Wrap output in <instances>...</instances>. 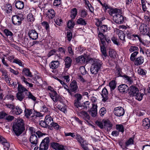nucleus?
I'll return each mask as SVG.
<instances>
[{
    "instance_id": "nucleus-1",
    "label": "nucleus",
    "mask_w": 150,
    "mask_h": 150,
    "mask_svg": "<svg viewBox=\"0 0 150 150\" xmlns=\"http://www.w3.org/2000/svg\"><path fill=\"white\" fill-rule=\"evenodd\" d=\"M12 128L15 134L17 136H19L25 130L24 120L22 119L18 120L16 122L13 123Z\"/></svg>"
},
{
    "instance_id": "nucleus-2",
    "label": "nucleus",
    "mask_w": 150,
    "mask_h": 150,
    "mask_svg": "<svg viewBox=\"0 0 150 150\" xmlns=\"http://www.w3.org/2000/svg\"><path fill=\"white\" fill-rule=\"evenodd\" d=\"M103 63L100 60L95 59L90 68V71L93 74H96L99 71L102 67Z\"/></svg>"
},
{
    "instance_id": "nucleus-3",
    "label": "nucleus",
    "mask_w": 150,
    "mask_h": 150,
    "mask_svg": "<svg viewBox=\"0 0 150 150\" xmlns=\"http://www.w3.org/2000/svg\"><path fill=\"white\" fill-rule=\"evenodd\" d=\"M50 139L49 137L44 139L40 143V146L41 150H47L49 145Z\"/></svg>"
},
{
    "instance_id": "nucleus-4",
    "label": "nucleus",
    "mask_w": 150,
    "mask_h": 150,
    "mask_svg": "<svg viewBox=\"0 0 150 150\" xmlns=\"http://www.w3.org/2000/svg\"><path fill=\"white\" fill-rule=\"evenodd\" d=\"M113 20L116 23L121 24L124 21V18L123 16L120 13L118 14L113 16Z\"/></svg>"
},
{
    "instance_id": "nucleus-5",
    "label": "nucleus",
    "mask_w": 150,
    "mask_h": 150,
    "mask_svg": "<svg viewBox=\"0 0 150 150\" xmlns=\"http://www.w3.org/2000/svg\"><path fill=\"white\" fill-rule=\"evenodd\" d=\"M28 35L29 38L33 40H36L38 38V33L35 29L30 30Z\"/></svg>"
},
{
    "instance_id": "nucleus-6",
    "label": "nucleus",
    "mask_w": 150,
    "mask_h": 150,
    "mask_svg": "<svg viewBox=\"0 0 150 150\" xmlns=\"http://www.w3.org/2000/svg\"><path fill=\"white\" fill-rule=\"evenodd\" d=\"M77 83V82L75 80H73L69 86V88L71 91L70 94L71 95L72 94L71 92L76 93V92L78 88Z\"/></svg>"
},
{
    "instance_id": "nucleus-7",
    "label": "nucleus",
    "mask_w": 150,
    "mask_h": 150,
    "mask_svg": "<svg viewBox=\"0 0 150 150\" xmlns=\"http://www.w3.org/2000/svg\"><path fill=\"white\" fill-rule=\"evenodd\" d=\"M114 113L115 115L120 117L123 116L125 113V111L123 108L118 107L114 108Z\"/></svg>"
},
{
    "instance_id": "nucleus-8",
    "label": "nucleus",
    "mask_w": 150,
    "mask_h": 150,
    "mask_svg": "<svg viewBox=\"0 0 150 150\" xmlns=\"http://www.w3.org/2000/svg\"><path fill=\"white\" fill-rule=\"evenodd\" d=\"M51 146L55 150H65L66 148L65 146L55 142L51 143Z\"/></svg>"
},
{
    "instance_id": "nucleus-9",
    "label": "nucleus",
    "mask_w": 150,
    "mask_h": 150,
    "mask_svg": "<svg viewBox=\"0 0 150 150\" xmlns=\"http://www.w3.org/2000/svg\"><path fill=\"white\" fill-rule=\"evenodd\" d=\"M86 56L81 55L76 58V62L78 63L82 64L86 63L88 62Z\"/></svg>"
},
{
    "instance_id": "nucleus-10",
    "label": "nucleus",
    "mask_w": 150,
    "mask_h": 150,
    "mask_svg": "<svg viewBox=\"0 0 150 150\" xmlns=\"http://www.w3.org/2000/svg\"><path fill=\"white\" fill-rule=\"evenodd\" d=\"M37 134H33L31 135L30 138V141L32 144L31 147H33L36 146L38 143V138L37 136Z\"/></svg>"
},
{
    "instance_id": "nucleus-11",
    "label": "nucleus",
    "mask_w": 150,
    "mask_h": 150,
    "mask_svg": "<svg viewBox=\"0 0 150 150\" xmlns=\"http://www.w3.org/2000/svg\"><path fill=\"white\" fill-rule=\"evenodd\" d=\"M12 22L15 25H20L21 23V17L18 15H14L12 18Z\"/></svg>"
},
{
    "instance_id": "nucleus-12",
    "label": "nucleus",
    "mask_w": 150,
    "mask_h": 150,
    "mask_svg": "<svg viewBox=\"0 0 150 150\" xmlns=\"http://www.w3.org/2000/svg\"><path fill=\"white\" fill-rule=\"evenodd\" d=\"M81 117L88 123H89L90 121V117L86 111H82L80 112Z\"/></svg>"
},
{
    "instance_id": "nucleus-13",
    "label": "nucleus",
    "mask_w": 150,
    "mask_h": 150,
    "mask_svg": "<svg viewBox=\"0 0 150 150\" xmlns=\"http://www.w3.org/2000/svg\"><path fill=\"white\" fill-rule=\"evenodd\" d=\"M0 142L3 145V148L4 149L6 150H8L10 147V144L3 137L0 136Z\"/></svg>"
},
{
    "instance_id": "nucleus-14",
    "label": "nucleus",
    "mask_w": 150,
    "mask_h": 150,
    "mask_svg": "<svg viewBox=\"0 0 150 150\" xmlns=\"http://www.w3.org/2000/svg\"><path fill=\"white\" fill-rule=\"evenodd\" d=\"M29 130L31 135H33V134H37L38 137H40L43 135H45V133L41 132L40 131H36V130L33 127H29Z\"/></svg>"
},
{
    "instance_id": "nucleus-15",
    "label": "nucleus",
    "mask_w": 150,
    "mask_h": 150,
    "mask_svg": "<svg viewBox=\"0 0 150 150\" xmlns=\"http://www.w3.org/2000/svg\"><path fill=\"white\" fill-rule=\"evenodd\" d=\"M129 89V87L127 85L125 84H122L118 87V90L122 93H127Z\"/></svg>"
},
{
    "instance_id": "nucleus-16",
    "label": "nucleus",
    "mask_w": 150,
    "mask_h": 150,
    "mask_svg": "<svg viewBox=\"0 0 150 150\" xmlns=\"http://www.w3.org/2000/svg\"><path fill=\"white\" fill-rule=\"evenodd\" d=\"M138 92L139 90L136 87L134 86H131L130 87L129 93L131 96H134Z\"/></svg>"
},
{
    "instance_id": "nucleus-17",
    "label": "nucleus",
    "mask_w": 150,
    "mask_h": 150,
    "mask_svg": "<svg viewBox=\"0 0 150 150\" xmlns=\"http://www.w3.org/2000/svg\"><path fill=\"white\" fill-rule=\"evenodd\" d=\"M139 30L140 32L144 35H147L149 33V29L145 24H142L140 27Z\"/></svg>"
},
{
    "instance_id": "nucleus-18",
    "label": "nucleus",
    "mask_w": 150,
    "mask_h": 150,
    "mask_svg": "<svg viewBox=\"0 0 150 150\" xmlns=\"http://www.w3.org/2000/svg\"><path fill=\"white\" fill-rule=\"evenodd\" d=\"M103 122L104 125V127L107 129V131H109L112 129V125L109 120H103Z\"/></svg>"
},
{
    "instance_id": "nucleus-19",
    "label": "nucleus",
    "mask_w": 150,
    "mask_h": 150,
    "mask_svg": "<svg viewBox=\"0 0 150 150\" xmlns=\"http://www.w3.org/2000/svg\"><path fill=\"white\" fill-rule=\"evenodd\" d=\"M117 33H118V35L119 38L120 40L122 41V42L124 43L126 42L125 39V33L123 31L118 29L117 31Z\"/></svg>"
},
{
    "instance_id": "nucleus-20",
    "label": "nucleus",
    "mask_w": 150,
    "mask_h": 150,
    "mask_svg": "<svg viewBox=\"0 0 150 150\" xmlns=\"http://www.w3.org/2000/svg\"><path fill=\"white\" fill-rule=\"evenodd\" d=\"M64 61L65 62V67L66 68H69L71 66L72 60L70 57L67 56L65 57Z\"/></svg>"
},
{
    "instance_id": "nucleus-21",
    "label": "nucleus",
    "mask_w": 150,
    "mask_h": 150,
    "mask_svg": "<svg viewBox=\"0 0 150 150\" xmlns=\"http://www.w3.org/2000/svg\"><path fill=\"white\" fill-rule=\"evenodd\" d=\"M50 97L54 102H56L60 97L55 91L53 92H49Z\"/></svg>"
},
{
    "instance_id": "nucleus-22",
    "label": "nucleus",
    "mask_w": 150,
    "mask_h": 150,
    "mask_svg": "<svg viewBox=\"0 0 150 150\" xmlns=\"http://www.w3.org/2000/svg\"><path fill=\"white\" fill-rule=\"evenodd\" d=\"M134 64L138 66L142 64L144 62V58L143 56H140L136 58L134 60Z\"/></svg>"
},
{
    "instance_id": "nucleus-23",
    "label": "nucleus",
    "mask_w": 150,
    "mask_h": 150,
    "mask_svg": "<svg viewBox=\"0 0 150 150\" xmlns=\"http://www.w3.org/2000/svg\"><path fill=\"white\" fill-rule=\"evenodd\" d=\"M101 94V96L103 98L102 101L105 102L108 99V92L107 89L104 88L103 89Z\"/></svg>"
},
{
    "instance_id": "nucleus-24",
    "label": "nucleus",
    "mask_w": 150,
    "mask_h": 150,
    "mask_svg": "<svg viewBox=\"0 0 150 150\" xmlns=\"http://www.w3.org/2000/svg\"><path fill=\"white\" fill-rule=\"evenodd\" d=\"M97 104H92V107L91 109V110H90V112L91 111V115L93 117H95L97 113Z\"/></svg>"
},
{
    "instance_id": "nucleus-25",
    "label": "nucleus",
    "mask_w": 150,
    "mask_h": 150,
    "mask_svg": "<svg viewBox=\"0 0 150 150\" xmlns=\"http://www.w3.org/2000/svg\"><path fill=\"white\" fill-rule=\"evenodd\" d=\"M59 65V62L58 61H52L49 64L50 68L52 69H56L57 68Z\"/></svg>"
},
{
    "instance_id": "nucleus-26",
    "label": "nucleus",
    "mask_w": 150,
    "mask_h": 150,
    "mask_svg": "<svg viewBox=\"0 0 150 150\" xmlns=\"http://www.w3.org/2000/svg\"><path fill=\"white\" fill-rule=\"evenodd\" d=\"M15 6L18 9H23L24 6V3L21 1H15Z\"/></svg>"
},
{
    "instance_id": "nucleus-27",
    "label": "nucleus",
    "mask_w": 150,
    "mask_h": 150,
    "mask_svg": "<svg viewBox=\"0 0 150 150\" xmlns=\"http://www.w3.org/2000/svg\"><path fill=\"white\" fill-rule=\"evenodd\" d=\"M46 15L47 16L49 19H52L53 18L55 17V13L53 9H50L48 10Z\"/></svg>"
},
{
    "instance_id": "nucleus-28",
    "label": "nucleus",
    "mask_w": 150,
    "mask_h": 150,
    "mask_svg": "<svg viewBox=\"0 0 150 150\" xmlns=\"http://www.w3.org/2000/svg\"><path fill=\"white\" fill-rule=\"evenodd\" d=\"M142 125L144 128L148 129L150 126V120L148 118H146L142 121Z\"/></svg>"
},
{
    "instance_id": "nucleus-29",
    "label": "nucleus",
    "mask_w": 150,
    "mask_h": 150,
    "mask_svg": "<svg viewBox=\"0 0 150 150\" xmlns=\"http://www.w3.org/2000/svg\"><path fill=\"white\" fill-rule=\"evenodd\" d=\"M121 10L117 8H111L109 11L110 15L112 16L113 14H118L121 12Z\"/></svg>"
},
{
    "instance_id": "nucleus-30",
    "label": "nucleus",
    "mask_w": 150,
    "mask_h": 150,
    "mask_svg": "<svg viewBox=\"0 0 150 150\" xmlns=\"http://www.w3.org/2000/svg\"><path fill=\"white\" fill-rule=\"evenodd\" d=\"M45 120L47 125H51L54 122L52 118L49 115H46Z\"/></svg>"
},
{
    "instance_id": "nucleus-31",
    "label": "nucleus",
    "mask_w": 150,
    "mask_h": 150,
    "mask_svg": "<svg viewBox=\"0 0 150 150\" xmlns=\"http://www.w3.org/2000/svg\"><path fill=\"white\" fill-rule=\"evenodd\" d=\"M23 110L21 109L18 106L14 107L13 110V113L14 115H19L22 112Z\"/></svg>"
},
{
    "instance_id": "nucleus-32",
    "label": "nucleus",
    "mask_w": 150,
    "mask_h": 150,
    "mask_svg": "<svg viewBox=\"0 0 150 150\" xmlns=\"http://www.w3.org/2000/svg\"><path fill=\"white\" fill-rule=\"evenodd\" d=\"M79 14L81 18H84L88 14L87 11L85 9H80L79 11Z\"/></svg>"
},
{
    "instance_id": "nucleus-33",
    "label": "nucleus",
    "mask_w": 150,
    "mask_h": 150,
    "mask_svg": "<svg viewBox=\"0 0 150 150\" xmlns=\"http://www.w3.org/2000/svg\"><path fill=\"white\" fill-rule=\"evenodd\" d=\"M43 45L42 41H34L32 42V46L40 48Z\"/></svg>"
},
{
    "instance_id": "nucleus-34",
    "label": "nucleus",
    "mask_w": 150,
    "mask_h": 150,
    "mask_svg": "<svg viewBox=\"0 0 150 150\" xmlns=\"http://www.w3.org/2000/svg\"><path fill=\"white\" fill-rule=\"evenodd\" d=\"M22 72L24 75L27 76L29 77H32L33 76L32 73L30 71L29 69H28L26 68H24Z\"/></svg>"
},
{
    "instance_id": "nucleus-35",
    "label": "nucleus",
    "mask_w": 150,
    "mask_h": 150,
    "mask_svg": "<svg viewBox=\"0 0 150 150\" xmlns=\"http://www.w3.org/2000/svg\"><path fill=\"white\" fill-rule=\"evenodd\" d=\"M83 18L81 17L78 18L76 21V23L78 25H86L87 24V22Z\"/></svg>"
},
{
    "instance_id": "nucleus-36",
    "label": "nucleus",
    "mask_w": 150,
    "mask_h": 150,
    "mask_svg": "<svg viewBox=\"0 0 150 150\" xmlns=\"http://www.w3.org/2000/svg\"><path fill=\"white\" fill-rule=\"evenodd\" d=\"M74 139H76L80 144L85 141L82 136L77 132L76 133V137Z\"/></svg>"
},
{
    "instance_id": "nucleus-37",
    "label": "nucleus",
    "mask_w": 150,
    "mask_h": 150,
    "mask_svg": "<svg viewBox=\"0 0 150 150\" xmlns=\"http://www.w3.org/2000/svg\"><path fill=\"white\" fill-rule=\"evenodd\" d=\"M77 14V11L76 8H73L71 10L70 16L71 19H74Z\"/></svg>"
},
{
    "instance_id": "nucleus-38",
    "label": "nucleus",
    "mask_w": 150,
    "mask_h": 150,
    "mask_svg": "<svg viewBox=\"0 0 150 150\" xmlns=\"http://www.w3.org/2000/svg\"><path fill=\"white\" fill-rule=\"evenodd\" d=\"M16 98L20 101H22L25 97V95L23 93L18 92L16 94Z\"/></svg>"
},
{
    "instance_id": "nucleus-39",
    "label": "nucleus",
    "mask_w": 150,
    "mask_h": 150,
    "mask_svg": "<svg viewBox=\"0 0 150 150\" xmlns=\"http://www.w3.org/2000/svg\"><path fill=\"white\" fill-rule=\"evenodd\" d=\"M98 36L101 40L100 43L102 44H105V42L104 40L105 37L103 34L100 32H99Z\"/></svg>"
},
{
    "instance_id": "nucleus-40",
    "label": "nucleus",
    "mask_w": 150,
    "mask_h": 150,
    "mask_svg": "<svg viewBox=\"0 0 150 150\" xmlns=\"http://www.w3.org/2000/svg\"><path fill=\"white\" fill-rule=\"evenodd\" d=\"M18 92H21V93H23V92H24L28 91V90L25 87H24L22 85L20 84H18Z\"/></svg>"
},
{
    "instance_id": "nucleus-41",
    "label": "nucleus",
    "mask_w": 150,
    "mask_h": 150,
    "mask_svg": "<svg viewBox=\"0 0 150 150\" xmlns=\"http://www.w3.org/2000/svg\"><path fill=\"white\" fill-rule=\"evenodd\" d=\"M116 129L119 132L123 133L124 132V127L121 124H117L116 125Z\"/></svg>"
},
{
    "instance_id": "nucleus-42",
    "label": "nucleus",
    "mask_w": 150,
    "mask_h": 150,
    "mask_svg": "<svg viewBox=\"0 0 150 150\" xmlns=\"http://www.w3.org/2000/svg\"><path fill=\"white\" fill-rule=\"evenodd\" d=\"M101 49V51L103 55L105 57L107 56L106 50L105 46V44H102L100 43Z\"/></svg>"
},
{
    "instance_id": "nucleus-43",
    "label": "nucleus",
    "mask_w": 150,
    "mask_h": 150,
    "mask_svg": "<svg viewBox=\"0 0 150 150\" xmlns=\"http://www.w3.org/2000/svg\"><path fill=\"white\" fill-rule=\"evenodd\" d=\"M116 83L115 80H112L109 83V86L111 90H113L116 88Z\"/></svg>"
},
{
    "instance_id": "nucleus-44",
    "label": "nucleus",
    "mask_w": 150,
    "mask_h": 150,
    "mask_svg": "<svg viewBox=\"0 0 150 150\" xmlns=\"http://www.w3.org/2000/svg\"><path fill=\"white\" fill-rule=\"evenodd\" d=\"M80 144L83 150H90L88 148V144L86 141L83 142L82 143Z\"/></svg>"
},
{
    "instance_id": "nucleus-45",
    "label": "nucleus",
    "mask_w": 150,
    "mask_h": 150,
    "mask_svg": "<svg viewBox=\"0 0 150 150\" xmlns=\"http://www.w3.org/2000/svg\"><path fill=\"white\" fill-rule=\"evenodd\" d=\"M33 110L32 109H29L25 108L24 111L25 116L27 118H28L32 113Z\"/></svg>"
},
{
    "instance_id": "nucleus-46",
    "label": "nucleus",
    "mask_w": 150,
    "mask_h": 150,
    "mask_svg": "<svg viewBox=\"0 0 150 150\" xmlns=\"http://www.w3.org/2000/svg\"><path fill=\"white\" fill-rule=\"evenodd\" d=\"M144 96L143 93L137 92V94L134 96L135 97V98L138 100L140 101L142 99L143 96Z\"/></svg>"
},
{
    "instance_id": "nucleus-47",
    "label": "nucleus",
    "mask_w": 150,
    "mask_h": 150,
    "mask_svg": "<svg viewBox=\"0 0 150 150\" xmlns=\"http://www.w3.org/2000/svg\"><path fill=\"white\" fill-rule=\"evenodd\" d=\"M42 25L45 28L47 32L50 31V26L49 24L46 21H43L41 23Z\"/></svg>"
},
{
    "instance_id": "nucleus-48",
    "label": "nucleus",
    "mask_w": 150,
    "mask_h": 150,
    "mask_svg": "<svg viewBox=\"0 0 150 150\" xmlns=\"http://www.w3.org/2000/svg\"><path fill=\"white\" fill-rule=\"evenodd\" d=\"M134 137H131L125 143V145L126 146H128L130 145H131L134 144Z\"/></svg>"
},
{
    "instance_id": "nucleus-49",
    "label": "nucleus",
    "mask_w": 150,
    "mask_h": 150,
    "mask_svg": "<svg viewBox=\"0 0 150 150\" xmlns=\"http://www.w3.org/2000/svg\"><path fill=\"white\" fill-rule=\"evenodd\" d=\"M137 72L138 73L142 76H146V74L147 73V71L145 69H142L139 68L138 69Z\"/></svg>"
},
{
    "instance_id": "nucleus-50",
    "label": "nucleus",
    "mask_w": 150,
    "mask_h": 150,
    "mask_svg": "<svg viewBox=\"0 0 150 150\" xmlns=\"http://www.w3.org/2000/svg\"><path fill=\"white\" fill-rule=\"evenodd\" d=\"M74 25V22L73 20H69L67 22V27L70 29L73 28Z\"/></svg>"
},
{
    "instance_id": "nucleus-51",
    "label": "nucleus",
    "mask_w": 150,
    "mask_h": 150,
    "mask_svg": "<svg viewBox=\"0 0 150 150\" xmlns=\"http://www.w3.org/2000/svg\"><path fill=\"white\" fill-rule=\"evenodd\" d=\"M27 96H28L27 98L29 99H30L34 101L36 100V97L34 96L30 91L28 92V94Z\"/></svg>"
},
{
    "instance_id": "nucleus-52",
    "label": "nucleus",
    "mask_w": 150,
    "mask_h": 150,
    "mask_svg": "<svg viewBox=\"0 0 150 150\" xmlns=\"http://www.w3.org/2000/svg\"><path fill=\"white\" fill-rule=\"evenodd\" d=\"M139 50L138 47L137 46H131L129 49V51L130 53L135 51H138Z\"/></svg>"
},
{
    "instance_id": "nucleus-53",
    "label": "nucleus",
    "mask_w": 150,
    "mask_h": 150,
    "mask_svg": "<svg viewBox=\"0 0 150 150\" xmlns=\"http://www.w3.org/2000/svg\"><path fill=\"white\" fill-rule=\"evenodd\" d=\"M13 62L18 64L20 66L23 67V63L21 60L17 58L14 59Z\"/></svg>"
},
{
    "instance_id": "nucleus-54",
    "label": "nucleus",
    "mask_w": 150,
    "mask_h": 150,
    "mask_svg": "<svg viewBox=\"0 0 150 150\" xmlns=\"http://www.w3.org/2000/svg\"><path fill=\"white\" fill-rule=\"evenodd\" d=\"M139 52L138 51L134 52L133 53L131 54L130 59V60L132 61H134L135 59V57L138 54Z\"/></svg>"
},
{
    "instance_id": "nucleus-55",
    "label": "nucleus",
    "mask_w": 150,
    "mask_h": 150,
    "mask_svg": "<svg viewBox=\"0 0 150 150\" xmlns=\"http://www.w3.org/2000/svg\"><path fill=\"white\" fill-rule=\"evenodd\" d=\"M76 133L71 132H64V136L65 137L70 136L72 138L75 139L76 137Z\"/></svg>"
},
{
    "instance_id": "nucleus-56",
    "label": "nucleus",
    "mask_w": 150,
    "mask_h": 150,
    "mask_svg": "<svg viewBox=\"0 0 150 150\" xmlns=\"http://www.w3.org/2000/svg\"><path fill=\"white\" fill-rule=\"evenodd\" d=\"M27 19L28 21L33 22L34 21L35 18L32 13H29L27 16Z\"/></svg>"
},
{
    "instance_id": "nucleus-57",
    "label": "nucleus",
    "mask_w": 150,
    "mask_h": 150,
    "mask_svg": "<svg viewBox=\"0 0 150 150\" xmlns=\"http://www.w3.org/2000/svg\"><path fill=\"white\" fill-rule=\"evenodd\" d=\"M100 29L101 32H105L108 30V26L107 25H103L100 26Z\"/></svg>"
},
{
    "instance_id": "nucleus-58",
    "label": "nucleus",
    "mask_w": 150,
    "mask_h": 150,
    "mask_svg": "<svg viewBox=\"0 0 150 150\" xmlns=\"http://www.w3.org/2000/svg\"><path fill=\"white\" fill-rule=\"evenodd\" d=\"M32 117L34 118L37 119L38 117L42 116V115L39 112H36Z\"/></svg>"
},
{
    "instance_id": "nucleus-59",
    "label": "nucleus",
    "mask_w": 150,
    "mask_h": 150,
    "mask_svg": "<svg viewBox=\"0 0 150 150\" xmlns=\"http://www.w3.org/2000/svg\"><path fill=\"white\" fill-rule=\"evenodd\" d=\"M96 124L98 125L101 129H103L104 128V125L103 124V122H102L97 120L96 121Z\"/></svg>"
},
{
    "instance_id": "nucleus-60",
    "label": "nucleus",
    "mask_w": 150,
    "mask_h": 150,
    "mask_svg": "<svg viewBox=\"0 0 150 150\" xmlns=\"http://www.w3.org/2000/svg\"><path fill=\"white\" fill-rule=\"evenodd\" d=\"M106 112V108L104 107H103L100 109L99 113L101 116H103L104 115Z\"/></svg>"
},
{
    "instance_id": "nucleus-61",
    "label": "nucleus",
    "mask_w": 150,
    "mask_h": 150,
    "mask_svg": "<svg viewBox=\"0 0 150 150\" xmlns=\"http://www.w3.org/2000/svg\"><path fill=\"white\" fill-rule=\"evenodd\" d=\"M124 77L126 80H127V82L131 84L133 82V80L131 77H129L126 75H124Z\"/></svg>"
},
{
    "instance_id": "nucleus-62",
    "label": "nucleus",
    "mask_w": 150,
    "mask_h": 150,
    "mask_svg": "<svg viewBox=\"0 0 150 150\" xmlns=\"http://www.w3.org/2000/svg\"><path fill=\"white\" fill-rule=\"evenodd\" d=\"M74 96L76 99L75 100L78 101H80L82 98V96L80 93H76L74 95Z\"/></svg>"
},
{
    "instance_id": "nucleus-63",
    "label": "nucleus",
    "mask_w": 150,
    "mask_h": 150,
    "mask_svg": "<svg viewBox=\"0 0 150 150\" xmlns=\"http://www.w3.org/2000/svg\"><path fill=\"white\" fill-rule=\"evenodd\" d=\"M74 106L77 108L82 107V105L80 101H78L74 100Z\"/></svg>"
},
{
    "instance_id": "nucleus-64",
    "label": "nucleus",
    "mask_w": 150,
    "mask_h": 150,
    "mask_svg": "<svg viewBox=\"0 0 150 150\" xmlns=\"http://www.w3.org/2000/svg\"><path fill=\"white\" fill-rule=\"evenodd\" d=\"M52 125V126H53V128L57 130L60 129L61 128V126L59 125L57 123L53 122Z\"/></svg>"
}]
</instances>
